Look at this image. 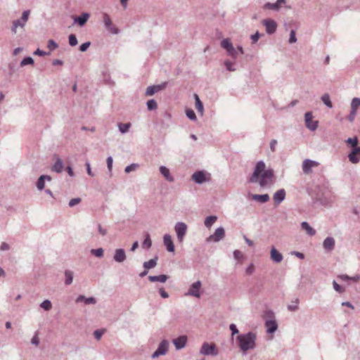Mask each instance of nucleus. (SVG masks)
<instances>
[{
    "label": "nucleus",
    "mask_w": 360,
    "mask_h": 360,
    "mask_svg": "<svg viewBox=\"0 0 360 360\" xmlns=\"http://www.w3.org/2000/svg\"><path fill=\"white\" fill-rule=\"evenodd\" d=\"M256 338V335L253 332L240 334L236 337L237 345L243 354H246L248 350L255 348Z\"/></svg>",
    "instance_id": "obj_1"
},
{
    "label": "nucleus",
    "mask_w": 360,
    "mask_h": 360,
    "mask_svg": "<svg viewBox=\"0 0 360 360\" xmlns=\"http://www.w3.org/2000/svg\"><path fill=\"white\" fill-rule=\"evenodd\" d=\"M221 46L226 51L227 54L233 58V59H236L238 56V51L233 46L230 39L226 38L221 41Z\"/></svg>",
    "instance_id": "obj_2"
},
{
    "label": "nucleus",
    "mask_w": 360,
    "mask_h": 360,
    "mask_svg": "<svg viewBox=\"0 0 360 360\" xmlns=\"http://www.w3.org/2000/svg\"><path fill=\"white\" fill-rule=\"evenodd\" d=\"M188 226L184 222H177L174 226V230L176 233L177 240L179 243L184 241V237L187 232Z\"/></svg>",
    "instance_id": "obj_3"
},
{
    "label": "nucleus",
    "mask_w": 360,
    "mask_h": 360,
    "mask_svg": "<svg viewBox=\"0 0 360 360\" xmlns=\"http://www.w3.org/2000/svg\"><path fill=\"white\" fill-rule=\"evenodd\" d=\"M265 163L262 160L259 161L256 164L255 168L249 179V181L251 183H256L258 180L259 174H261L265 170Z\"/></svg>",
    "instance_id": "obj_4"
},
{
    "label": "nucleus",
    "mask_w": 360,
    "mask_h": 360,
    "mask_svg": "<svg viewBox=\"0 0 360 360\" xmlns=\"http://www.w3.org/2000/svg\"><path fill=\"white\" fill-rule=\"evenodd\" d=\"M225 237V230L223 227L217 228L214 233L207 238L206 241L208 243H217L221 241Z\"/></svg>",
    "instance_id": "obj_5"
},
{
    "label": "nucleus",
    "mask_w": 360,
    "mask_h": 360,
    "mask_svg": "<svg viewBox=\"0 0 360 360\" xmlns=\"http://www.w3.org/2000/svg\"><path fill=\"white\" fill-rule=\"evenodd\" d=\"M202 286V283L200 281H197L191 284L188 292L186 293L187 296H193L197 298H200L201 294L200 292V290Z\"/></svg>",
    "instance_id": "obj_6"
},
{
    "label": "nucleus",
    "mask_w": 360,
    "mask_h": 360,
    "mask_svg": "<svg viewBox=\"0 0 360 360\" xmlns=\"http://www.w3.org/2000/svg\"><path fill=\"white\" fill-rule=\"evenodd\" d=\"M169 349V342L166 340H163L159 344L157 349L152 354L151 357L153 359L158 358L160 355H165Z\"/></svg>",
    "instance_id": "obj_7"
},
{
    "label": "nucleus",
    "mask_w": 360,
    "mask_h": 360,
    "mask_svg": "<svg viewBox=\"0 0 360 360\" xmlns=\"http://www.w3.org/2000/svg\"><path fill=\"white\" fill-rule=\"evenodd\" d=\"M200 354L203 355H217V351L216 347L214 344H209L207 342H204L201 347Z\"/></svg>",
    "instance_id": "obj_8"
},
{
    "label": "nucleus",
    "mask_w": 360,
    "mask_h": 360,
    "mask_svg": "<svg viewBox=\"0 0 360 360\" xmlns=\"http://www.w3.org/2000/svg\"><path fill=\"white\" fill-rule=\"evenodd\" d=\"M359 104H360V98H359L355 97L352 100L351 110H350L349 115L347 117V119L350 122H352L354 120L355 117L356 115L357 109L359 107Z\"/></svg>",
    "instance_id": "obj_9"
},
{
    "label": "nucleus",
    "mask_w": 360,
    "mask_h": 360,
    "mask_svg": "<svg viewBox=\"0 0 360 360\" xmlns=\"http://www.w3.org/2000/svg\"><path fill=\"white\" fill-rule=\"evenodd\" d=\"M103 21L105 27L112 34H117L119 33L120 30L113 26L111 19L107 13H103Z\"/></svg>",
    "instance_id": "obj_10"
},
{
    "label": "nucleus",
    "mask_w": 360,
    "mask_h": 360,
    "mask_svg": "<svg viewBox=\"0 0 360 360\" xmlns=\"http://www.w3.org/2000/svg\"><path fill=\"white\" fill-rule=\"evenodd\" d=\"M263 25L266 28V32L269 34H272L276 32L277 28V24L275 20L268 18L264 19L262 21Z\"/></svg>",
    "instance_id": "obj_11"
},
{
    "label": "nucleus",
    "mask_w": 360,
    "mask_h": 360,
    "mask_svg": "<svg viewBox=\"0 0 360 360\" xmlns=\"http://www.w3.org/2000/svg\"><path fill=\"white\" fill-rule=\"evenodd\" d=\"M319 163L316 161L306 159L302 162V171L304 174H309L312 172V168L318 167Z\"/></svg>",
    "instance_id": "obj_12"
},
{
    "label": "nucleus",
    "mask_w": 360,
    "mask_h": 360,
    "mask_svg": "<svg viewBox=\"0 0 360 360\" xmlns=\"http://www.w3.org/2000/svg\"><path fill=\"white\" fill-rule=\"evenodd\" d=\"M312 113L307 112L304 115L306 127L311 131H315L318 127V121H312Z\"/></svg>",
    "instance_id": "obj_13"
},
{
    "label": "nucleus",
    "mask_w": 360,
    "mask_h": 360,
    "mask_svg": "<svg viewBox=\"0 0 360 360\" xmlns=\"http://www.w3.org/2000/svg\"><path fill=\"white\" fill-rule=\"evenodd\" d=\"M349 161L353 164H357L360 161V146L353 148L348 155Z\"/></svg>",
    "instance_id": "obj_14"
},
{
    "label": "nucleus",
    "mask_w": 360,
    "mask_h": 360,
    "mask_svg": "<svg viewBox=\"0 0 360 360\" xmlns=\"http://www.w3.org/2000/svg\"><path fill=\"white\" fill-rule=\"evenodd\" d=\"M191 179L198 184H202L207 181L205 173L204 171H197L191 176Z\"/></svg>",
    "instance_id": "obj_15"
},
{
    "label": "nucleus",
    "mask_w": 360,
    "mask_h": 360,
    "mask_svg": "<svg viewBox=\"0 0 360 360\" xmlns=\"http://www.w3.org/2000/svg\"><path fill=\"white\" fill-rule=\"evenodd\" d=\"M335 245V240L333 237L328 236L326 238L323 242V248L327 252H332Z\"/></svg>",
    "instance_id": "obj_16"
},
{
    "label": "nucleus",
    "mask_w": 360,
    "mask_h": 360,
    "mask_svg": "<svg viewBox=\"0 0 360 360\" xmlns=\"http://www.w3.org/2000/svg\"><path fill=\"white\" fill-rule=\"evenodd\" d=\"M127 255L125 250L122 248L116 249L115 250L113 259L117 263H122L126 260Z\"/></svg>",
    "instance_id": "obj_17"
},
{
    "label": "nucleus",
    "mask_w": 360,
    "mask_h": 360,
    "mask_svg": "<svg viewBox=\"0 0 360 360\" xmlns=\"http://www.w3.org/2000/svg\"><path fill=\"white\" fill-rule=\"evenodd\" d=\"M274 176V171L273 169H269L264 170L261 174V179L259 181V184L261 186H265L266 185V179H271Z\"/></svg>",
    "instance_id": "obj_18"
},
{
    "label": "nucleus",
    "mask_w": 360,
    "mask_h": 360,
    "mask_svg": "<svg viewBox=\"0 0 360 360\" xmlns=\"http://www.w3.org/2000/svg\"><path fill=\"white\" fill-rule=\"evenodd\" d=\"M286 193L285 189L281 188L278 190L273 196V199L276 205L281 204L285 198Z\"/></svg>",
    "instance_id": "obj_19"
},
{
    "label": "nucleus",
    "mask_w": 360,
    "mask_h": 360,
    "mask_svg": "<svg viewBox=\"0 0 360 360\" xmlns=\"http://www.w3.org/2000/svg\"><path fill=\"white\" fill-rule=\"evenodd\" d=\"M285 0H277L275 3L268 2L264 5V8L277 11L281 8L282 5L285 4Z\"/></svg>",
    "instance_id": "obj_20"
},
{
    "label": "nucleus",
    "mask_w": 360,
    "mask_h": 360,
    "mask_svg": "<svg viewBox=\"0 0 360 360\" xmlns=\"http://www.w3.org/2000/svg\"><path fill=\"white\" fill-rule=\"evenodd\" d=\"M187 337L186 335H181L173 340V344L177 350L185 347Z\"/></svg>",
    "instance_id": "obj_21"
},
{
    "label": "nucleus",
    "mask_w": 360,
    "mask_h": 360,
    "mask_svg": "<svg viewBox=\"0 0 360 360\" xmlns=\"http://www.w3.org/2000/svg\"><path fill=\"white\" fill-rule=\"evenodd\" d=\"M270 258L273 262L280 263L282 262L283 257L274 246H272L270 251Z\"/></svg>",
    "instance_id": "obj_22"
},
{
    "label": "nucleus",
    "mask_w": 360,
    "mask_h": 360,
    "mask_svg": "<svg viewBox=\"0 0 360 360\" xmlns=\"http://www.w3.org/2000/svg\"><path fill=\"white\" fill-rule=\"evenodd\" d=\"M64 168V163L63 160L59 158H56V162L51 167V171L56 173H61Z\"/></svg>",
    "instance_id": "obj_23"
},
{
    "label": "nucleus",
    "mask_w": 360,
    "mask_h": 360,
    "mask_svg": "<svg viewBox=\"0 0 360 360\" xmlns=\"http://www.w3.org/2000/svg\"><path fill=\"white\" fill-rule=\"evenodd\" d=\"M163 242L168 252H173L174 251V245L170 235L165 234L163 236Z\"/></svg>",
    "instance_id": "obj_24"
},
{
    "label": "nucleus",
    "mask_w": 360,
    "mask_h": 360,
    "mask_svg": "<svg viewBox=\"0 0 360 360\" xmlns=\"http://www.w3.org/2000/svg\"><path fill=\"white\" fill-rule=\"evenodd\" d=\"M265 326L268 333H274L278 328V324L275 320H267Z\"/></svg>",
    "instance_id": "obj_25"
},
{
    "label": "nucleus",
    "mask_w": 360,
    "mask_h": 360,
    "mask_svg": "<svg viewBox=\"0 0 360 360\" xmlns=\"http://www.w3.org/2000/svg\"><path fill=\"white\" fill-rule=\"evenodd\" d=\"M160 172L162 176L169 182H173L174 181V177L170 174L169 169L165 166L160 167Z\"/></svg>",
    "instance_id": "obj_26"
},
{
    "label": "nucleus",
    "mask_w": 360,
    "mask_h": 360,
    "mask_svg": "<svg viewBox=\"0 0 360 360\" xmlns=\"http://www.w3.org/2000/svg\"><path fill=\"white\" fill-rule=\"evenodd\" d=\"M89 15L87 13H84L80 16L75 17L74 18V22L77 23L79 26H83L88 20Z\"/></svg>",
    "instance_id": "obj_27"
},
{
    "label": "nucleus",
    "mask_w": 360,
    "mask_h": 360,
    "mask_svg": "<svg viewBox=\"0 0 360 360\" xmlns=\"http://www.w3.org/2000/svg\"><path fill=\"white\" fill-rule=\"evenodd\" d=\"M84 302L86 304H94L96 303V300L93 297H86L84 295H79L77 297L76 299V302Z\"/></svg>",
    "instance_id": "obj_28"
},
{
    "label": "nucleus",
    "mask_w": 360,
    "mask_h": 360,
    "mask_svg": "<svg viewBox=\"0 0 360 360\" xmlns=\"http://www.w3.org/2000/svg\"><path fill=\"white\" fill-rule=\"evenodd\" d=\"M301 228L310 236H313L316 234V231L307 221L301 223Z\"/></svg>",
    "instance_id": "obj_29"
},
{
    "label": "nucleus",
    "mask_w": 360,
    "mask_h": 360,
    "mask_svg": "<svg viewBox=\"0 0 360 360\" xmlns=\"http://www.w3.org/2000/svg\"><path fill=\"white\" fill-rule=\"evenodd\" d=\"M168 279V276L165 274H161L158 276H149L148 280L150 282H160V283H165Z\"/></svg>",
    "instance_id": "obj_30"
},
{
    "label": "nucleus",
    "mask_w": 360,
    "mask_h": 360,
    "mask_svg": "<svg viewBox=\"0 0 360 360\" xmlns=\"http://www.w3.org/2000/svg\"><path fill=\"white\" fill-rule=\"evenodd\" d=\"M158 259V256H155L154 258L150 259L147 262H144L143 264V267L145 269H150L155 267V266L157 265Z\"/></svg>",
    "instance_id": "obj_31"
},
{
    "label": "nucleus",
    "mask_w": 360,
    "mask_h": 360,
    "mask_svg": "<svg viewBox=\"0 0 360 360\" xmlns=\"http://www.w3.org/2000/svg\"><path fill=\"white\" fill-rule=\"evenodd\" d=\"M195 103V108L198 112L202 115L204 112V107L202 101H200L198 94H194Z\"/></svg>",
    "instance_id": "obj_32"
},
{
    "label": "nucleus",
    "mask_w": 360,
    "mask_h": 360,
    "mask_svg": "<svg viewBox=\"0 0 360 360\" xmlns=\"http://www.w3.org/2000/svg\"><path fill=\"white\" fill-rule=\"evenodd\" d=\"M252 198L255 200H257L260 202L264 203V202H266L267 201H269V195L268 194H262V195L255 194V195H252Z\"/></svg>",
    "instance_id": "obj_33"
},
{
    "label": "nucleus",
    "mask_w": 360,
    "mask_h": 360,
    "mask_svg": "<svg viewBox=\"0 0 360 360\" xmlns=\"http://www.w3.org/2000/svg\"><path fill=\"white\" fill-rule=\"evenodd\" d=\"M217 220V217L214 215H211L207 217L205 219V226L207 228H210Z\"/></svg>",
    "instance_id": "obj_34"
},
{
    "label": "nucleus",
    "mask_w": 360,
    "mask_h": 360,
    "mask_svg": "<svg viewBox=\"0 0 360 360\" xmlns=\"http://www.w3.org/2000/svg\"><path fill=\"white\" fill-rule=\"evenodd\" d=\"M143 248L149 249L152 246V241L148 233H145V239L141 244Z\"/></svg>",
    "instance_id": "obj_35"
},
{
    "label": "nucleus",
    "mask_w": 360,
    "mask_h": 360,
    "mask_svg": "<svg viewBox=\"0 0 360 360\" xmlns=\"http://www.w3.org/2000/svg\"><path fill=\"white\" fill-rule=\"evenodd\" d=\"M65 283L68 285H70L73 281V272L70 270H66L65 271Z\"/></svg>",
    "instance_id": "obj_36"
},
{
    "label": "nucleus",
    "mask_w": 360,
    "mask_h": 360,
    "mask_svg": "<svg viewBox=\"0 0 360 360\" xmlns=\"http://www.w3.org/2000/svg\"><path fill=\"white\" fill-rule=\"evenodd\" d=\"M321 101H323V103L329 108H333V104H332V102L330 101V96L328 94H323L321 98Z\"/></svg>",
    "instance_id": "obj_37"
},
{
    "label": "nucleus",
    "mask_w": 360,
    "mask_h": 360,
    "mask_svg": "<svg viewBox=\"0 0 360 360\" xmlns=\"http://www.w3.org/2000/svg\"><path fill=\"white\" fill-rule=\"evenodd\" d=\"M131 127V123H119L118 128L122 134L127 133Z\"/></svg>",
    "instance_id": "obj_38"
},
{
    "label": "nucleus",
    "mask_w": 360,
    "mask_h": 360,
    "mask_svg": "<svg viewBox=\"0 0 360 360\" xmlns=\"http://www.w3.org/2000/svg\"><path fill=\"white\" fill-rule=\"evenodd\" d=\"M147 108L148 110H154L158 108L157 102L155 99H150L146 103Z\"/></svg>",
    "instance_id": "obj_39"
},
{
    "label": "nucleus",
    "mask_w": 360,
    "mask_h": 360,
    "mask_svg": "<svg viewBox=\"0 0 360 360\" xmlns=\"http://www.w3.org/2000/svg\"><path fill=\"white\" fill-rule=\"evenodd\" d=\"M103 249L101 248L97 249H92L91 250V255H94L96 257H102L103 256Z\"/></svg>",
    "instance_id": "obj_40"
},
{
    "label": "nucleus",
    "mask_w": 360,
    "mask_h": 360,
    "mask_svg": "<svg viewBox=\"0 0 360 360\" xmlns=\"http://www.w3.org/2000/svg\"><path fill=\"white\" fill-rule=\"evenodd\" d=\"M155 85L149 86L146 91V96H153L156 92H158V89H156Z\"/></svg>",
    "instance_id": "obj_41"
},
{
    "label": "nucleus",
    "mask_w": 360,
    "mask_h": 360,
    "mask_svg": "<svg viewBox=\"0 0 360 360\" xmlns=\"http://www.w3.org/2000/svg\"><path fill=\"white\" fill-rule=\"evenodd\" d=\"M224 65L226 70L229 72H234L236 70V68L234 67V63L229 60L224 61Z\"/></svg>",
    "instance_id": "obj_42"
},
{
    "label": "nucleus",
    "mask_w": 360,
    "mask_h": 360,
    "mask_svg": "<svg viewBox=\"0 0 360 360\" xmlns=\"http://www.w3.org/2000/svg\"><path fill=\"white\" fill-rule=\"evenodd\" d=\"M34 64V60L32 57L27 56L24 58L22 61L20 62L21 66H25L27 65H33Z\"/></svg>",
    "instance_id": "obj_43"
},
{
    "label": "nucleus",
    "mask_w": 360,
    "mask_h": 360,
    "mask_svg": "<svg viewBox=\"0 0 360 360\" xmlns=\"http://www.w3.org/2000/svg\"><path fill=\"white\" fill-rule=\"evenodd\" d=\"M40 307L46 311H49L51 309L52 304L49 300H45L40 304Z\"/></svg>",
    "instance_id": "obj_44"
},
{
    "label": "nucleus",
    "mask_w": 360,
    "mask_h": 360,
    "mask_svg": "<svg viewBox=\"0 0 360 360\" xmlns=\"http://www.w3.org/2000/svg\"><path fill=\"white\" fill-rule=\"evenodd\" d=\"M346 143L350 144L353 148L358 147V138L356 136L353 138H348L346 140Z\"/></svg>",
    "instance_id": "obj_45"
},
{
    "label": "nucleus",
    "mask_w": 360,
    "mask_h": 360,
    "mask_svg": "<svg viewBox=\"0 0 360 360\" xmlns=\"http://www.w3.org/2000/svg\"><path fill=\"white\" fill-rule=\"evenodd\" d=\"M186 117L188 119H190L191 120H193V121L196 120V115L193 110L187 109L186 110Z\"/></svg>",
    "instance_id": "obj_46"
},
{
    "label": "nucleus",
    "mask_w": 360,
    "mask_h": 360,
    "mask_svg": "<svg viewBox=\"0 0 360 360\" xmlns=\"http://www.w3.org/2000/svg\"><path fill=\"white\" fill-rule=\"evenodd\" d=\"M293 304H289L288 306V309L290 311H295L298 309V303L299 300L296 299L295 301L292 302Z\"/></svg>",
    "instance_id": "obj_47"
},
{
    "label": "nucleus",
    "mask_w": 360,
    "mask_h": 360,
    "mask_svg": "<svg viewBox=\"0 0 360 360\" xmlns=\"http://www.w3.org/2000/svg\"><path fill=\"white\" fill-rule=\"evenodd\" d=\"M44 181H45L44 180L42 176H40L36 184V186L38 190L42 191L44 188Z\"/></svg>",
    "instance_id": "obj_48"
},
{
    "label": "nucleus",
    "mask_w": 360,
    "mask_h": 360,
    "mask_svg": "<svg viewBox=\"0 0 360 360\" xmlns=\"http://www.w3.org/2000/svg\"><path fill=\"white\" fill-rule=\"evenodd\" d=\"M58 47V44L53 39H50L48 41L47 48L50 51H53Z\"/></svg>",
    "instance_id": "obj_49"
},
{
    "label": "nucleus",
    "mask_w": 360,
    "mask_h": 360,
    "mask_svg": "<svg viewBox=\"0 0 360 360\" xmlns=\"http://www.w3.org/2000/svg\"><path fill=\"white\" fill-rule=\"evenodd\" d=\"M68 40H69V44L71 46H75L78 43V41H77V39L75 34H73L69 35Z\"/></svg>",
    "instance_id": "obj_50"
},
{
    "label": "nucleus",
    "mask_w": 360,
    "mask_h": 360,
    "mask_svg": "<svg viewBox=\"0 0 360 360\" xmlns=\"http://www.w3.org/2000/svg\"><path fill=\"white\" fill-rule=\"evenodd\" d=\"M106 162H107L108 169L109 171L110 175L111 176L112 175V162H113L112 158L111 156L108 157V158L106 160Z\"/></svg>",
    "instance_id": "obj_51"
},
{
    "label": "nucleus",
    "mask_w": 360,
    "mask_h": 360,
    "mask_svg": "<svg viewBox=\"0 0 360 360\" xmlns=\"http://www.w3.org/2000/svg\"><path fill=\"white\" fill-rule=\"evenodd\" d=\"M138 167H139L138 164H136V163L131 164L125 167L124 172L126 173H129L132 171H134Z\"/></svg>",
    "instance_id": "obj_52"
},
{
    "label": "nucleus",
    "mask_w": 360,
    "mask_h": 360,
    "mask_svg": "<svg viewBox=\"0 0 360 360\" xmlns=\"http://www.w3.org/2000/svg\"><path fill=\"white\" fill-rule=\"evenodd\" d=\"M333 285L334 290L338 292L342 293L345 291L344 288L341 285H340L335 281H333Z\"/></svg>",
    "instance_id": "obj_53"
},
{
    "label": "nucleus",
    "mask_w": 360,
    "mask_h": 360,
    "mask_svg": "<svg viewBox=\"0 0 360 360\" xmlns=\"http://www.w3.org/2000/svg\"><path fill=\"white\" fill-rule=\"evenodd\" d=\"M30 11L29 10H27V11H24L22 13V16L20 18V19L22 20V22H26L28 20V18H29V15H30Z\"/></svg>",
    "instance_id": "obj_54"
},
{
    "label": "nucleus",
    "mask_w": 360,
    "mask_h": 360,
    "mask_svg": "<svg viewBox=\"0 0 360 360\" xmlns=\"http://www.w3.org/2000/svg\"><path fill=\"white\" fill-rule=\"evenodd\" d=\"M81 198H72L71 199L70 201H69V206L70 207H74L75 205L79 204L80 202H81Z\"/></svg>",
    "instance_id": "obj_55"
},
{
    "label": "nucleus",
    "mask_w": 360,
    "mask_h": 360,
    "mask_svg": "<svg viewBox=\"0 0 360 360\" xmlns=\"http://www.w3.org/2000/svg\"><path fill=\"white\" fill-rule=\"evenodd\" d=\"M91 46V42L90 41H86V42H84L83 44H82L79 46V50L82 51V52H84L86 51L89 47Z\"/></svg>",
    "instance_id": "obj_56"
},
{
    "label": "nucleus",
    "mask_w": 360,
    "mask_h": 360,
    "mask_svg": "<svg viewBox=\"0 0 360 360\" xmlns=\"http://www.w3.org/2000/svg\"><path fill=\"white\" fill-rule=\"evenodd\" d=\"M229 329L231 331V335L233 336L234 335H236L239 333L237 326L234 323H231L229 326Z\"/></svg>",
    "instance_id": "obj_57"
},
{
    "label": "nucleus",
    "mask_w": 360,
    "mask_h": 360,
    "mask_svg": "<svg viewBox=\"0 0 360 360\" xmlns=\"http://www.w3.org/2000/svg\"><path fill=\"white\" fill-rule=\"evenodd\" d=\"M296 41H297V38H296V36H295V31L292 30L290 31V34L289 43L290 44H292V43H295Z\"/></svg>",
    "instance_id": "obj_58"
},
{
    "label": "nucleus",
    "mask_w": 360,
    "mask_h": 360,
    "mask_svg": "<svg viewBox=\"0 0 360 360\" xmlns=\"http://www.w3.org/2000/svg\"><path fill=\"white\" fill-rule=\"evenodd\" d=\"M31 343L35 346H38L39 345V339L38 338V333L37 332L35 333V335L32 337L31 340Z\"/></svg>",
    "instance_id": "obj_59"
},
{
    "label": "nucleus",
    "mask_w": 360,
    "mask_h": 360,
    "mask_svg": "<svg viewBox=\"0 0 360 360\" xmlns=\"http://www.w3.org/2000/svg\"><path fill=\"white\" fill-rule=\"evenodd\" d=\"M103 330H96L94 332V338L96 339V340H100L103 334Z\"/></svg>",
    "instance_id": "obj_60"
},
{
    "label": "nucleus",
    "mask_w": 360,
    "mask_h": 360,
    "mask_svg": "<svg viewBox=\"0 0 360 360\" xmlns=\"http://www.w3.org/2000/svg\"><path fill=\"white\" fill-rule=\"evenodd\" d=\"M260 37H261V34L259 33V32H256L255 34L251 35L250 38L252 39V43L255 44L258 41V39H259Z\"/></svg>",
    "instance_id": "obj_61"
},
{
    "label": "nucleus",
    "mask_w": 360,
    "mask_h": 360,
    "mask_svg": "<svg viewBox=\"0 0 360 360\" xmlns=\"http://www.w3.org/2000/svg\"><path fill=\"white\" fill-rule=\"evenodd\" d=\"M233 257L236 259L239 260L243 258V255L240 250H236L233 251Z\"/></svg>",
    "instance_id": "obj_62"
},
{
    "label": "nucleus",
    "mask_w": 360,
    "mask_h": 360,
    "mask_svg": "<svg viewBox=\"0 0 360 360\" xmlns=\"http://www.w3.org/2000/svg\"><path fill=\"white\" fill-rule=\"evenodd\" d=\"M85 166H86V172L87 174L90 176H94V174L91 171V165H90V163L89 162L86 161V163H85Z\"/></svg>",
    "instance_id": "obj_63"
},
{
    "label": "nucleus",
    "mask_w": 360,
    "mask_h": 360,
    "mask_svg": "<svg viewBox=\"0 0 360 360\" xmlns=\"http://www.w3.org/2000/svg\"><path fill=\"white\" fill-rule=\"evenodd\" d=\"M277 146V141L276 139H272L270 142V149L271 152L276 151V148Z\"/></svg>",
    "instance_id": "obj_64"
}]
</instances>
